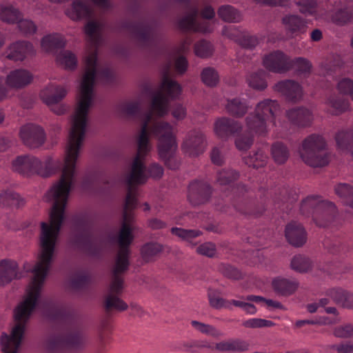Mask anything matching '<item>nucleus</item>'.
Returning a JSON list of instances; mask_svg holds the SVG:
<instances>
[{
	"label": "nucleus",
	"mask_w": 353,
	"mask_h": 353,
	"mask_svg": "<svg viewBox=\"0 0 353 353\" xmlns=\"http://www.w3.org/2000/svg\"><path fill=\"white\" fill-rule=\"evenodd\" d=\"M182 90H143L141 97L150 101V110L145 115L140 134L137 139V152L125 181L127 194L123 205V221L118 233L111 237V241L118 245L115 260L129 261L130 246L134 240L131 223L134 219L133 210L137 208V188L135 185L145 183L147 180L145 159L151 150L149 140V124L152 123L151 133L158 139V152L160 159L170 170L179 168V162L175 152L177 143L172 133V127L168 122L153 121L154 115L163 117L168 113L171 100L176 99Z\"/></svg>",
	"instance_id": "f257e3e1"
},
{
	"label": "nucleus",
	"mask_w": 353,
	"mask_h": 353,
	"mask_svg": "<svg viewBox=\"0 0 353 353\" xmlns=\"http://www.w3.org/2000/svg\"><path fill=\"white\" fill-rule=\"evenodd\" d=\"M41 252L32 272L33 277L23 300L14 311L15 324L10 334L2 333L0 339L3 353H17L23 338L26 324L38 305L41 290L53 261L55 244L61 226H41Z\"/></svg>",
	"instance_id": "f03ea898"
},
{
	"label": "nucleus",
	"mask_w": 353,
	"mask_h": 353,
	"mask_svg": "<svg viewBox=\"0 0 353 353\" xmlns=\"http://www.w3.org/2000/svg\"><path fill=\"white\" fill-rule=\"evenodd\" d=\"M129 261L115 260L111 271V281L108 292L104 298L103 308L105 315L101 318L97 328V343L99 349L103 350L110 343L112 333L110 316L114 312H123L128 309V304L119 296L124 284V274L128 270Z\"/></svg>",
	"instance_id": "7ed1b4c3"
},
{
	"label": "nucleus",
	"mask_w": 353,
	"mask_h": 353,
	"mask_svg": "<svg viewBox=\"0 0 353 353\" xmlns=\"http://www.w3.org/2000/svg\"><path fill=\"white\" fill-rule=\"evenodd\" d=\"M48 316L65 325L61 332L51 333L45 338L43 347L46 353H61L65 350H79L85 346L88 339L81 324L65 308L53 305Z\"/></svg>",
	"instance_id": "20e7f679"
},
{
	"label": "nucleus",
	"mask_w": 353,
	"mask_h": 353,
	"mask_svg": "<svg viewBox=\"0 0 353 353\" xmlns=\"http://www.w3.org/2000/svg\"><path fill=\"white\" fill-rule=\"evenodd\" d=\"M84 30L92 51L85 58V70L79 88H94L98 76L109 81L112 78V72L109 68L97 70L98 48L102 42L100 24L95 21H90Z\"/></svg>",
	"instance_id": "39448f33"
},
{
	"label": "nucleus",
	"mask_w": 353,
	"mask_h": 353,
	"mask_svg": "<svg viewBox=\"0 0 353 353\" xmlns=\"http://www.w3.org/2000/svg\"><path fill=\"white\" fill-rule=\"evenodd\" d=\"M281 108L275 100L265 99L259 102L255 108L254 113L246 117V125L250 133L259 134L267 132V123L275 125V119L281 113Z\"/></svg>",
	"instance_id": "423d86ee"
},
{
	"label": "nucleus",
	"mask_w": 353,
	"mask_h": 353,
	"mask_svg": "<svg viewBox=\"0 0 353 353\" xmlns=\"http://www.w3.org/2000/svg\"><path fill=\"white\" fill-rule=\"evenodd\" d=\"M70 241L74 248L92 256L99 255L105 245L103 239L92 234L90 225L85 220L76 222Z\"/></svg>",
	"instance_id": "0eeeda50"
},
{
	"label": "nucleus",
	"mask_w": 353,
	"mask_h": 353,
	"mask_svg": "<svg viewBox=\"0 0 353 353\" xmlns=\"http://www.w3.org/2000/svg\"><path fill=\"white\" fill-rule=\"evenodd\" d=\"M325 141L322 136L313 134L305 138L299 150L303 161L310 167L319 168L327 165L330 155L325 150Z\"/></svg>",
	"instance_id": "6e6552de"
},
{
	"label": "nucleus",
	"mask_w": 353,
	"mask_h": 353,
	"mask_svg": "<svg viewBox=\"0 0 353 353\" xmlns=\"http://www.w3.org/2000/svg\"><path fill=\"white\" fill-rule=\"evenodd\" d=\"M301 211L307 215L312 213L316 224L323 228L327 226L336 214V208L334 203L313 195L308 196L302 201Z\"/></svg>",
	"instance_id": "1a4fd4ad"
},
{
	"label": "nucleus",
	"mask_w": 353,
	"mask_h": 353,
	"mask_svg": "<svg viewBox=\"0 0 353 353\" xmlns=\"http://www.w3.org/2000/svg\"><path fill=\"white\" fill-rule=\"evenodd\" d=\"M233 205L241 213L260 216L265 211V204L256 201L253 197L252 191L244 184L239 183L233 188Z\"/></svg>",
	"instance_id": "9d476101"
},
{
	"label": "nucleus",
	"mask_w": 353,
	"mask_h": 353,
	"mask_svg": "<svg viewBox=\"0 0 353 353\" xmlns=\"http://www.w3.org/2000/svg\"><path fill=\"white\" fill-rule=\"evenodd\" d=\"M13 170L23 175L37 173L43 177H48L52 174L49 165L46 163L45 169L42 163L36 157L30 155H21L12 162Z\"/></svg>",
	"instance_id": "9b49d317"
},
{
	"label": "nucleus",
	"mask_w": 353,
	"mask_h": 353,
	"mask_svg": "<svg viewBox=\"0 0 353 353\" xmlns=\"http://www.w3.org/2000/svg\"><path fill=\"white\" fill-rule=\"evenodd\" d=\"M263 64L267 70L276 73H283L292 69V59L280 50L265 55Z\"/></svg>",
	"instance_id": "f8f14e48"
},
{
	"label": "nucleus",
	"mask_w": 353,
	"mask_h": 353,
	"mask_svg": "<svg viewBox=\"0 0 353 353\" xmlns=\"http://www.w3.org/2000/svg\"><path fill=\"white\" fill-rule=\"evenodd\" d=\"M212 194L210 185L200 180H194L190 183L188 190V199L193 206L207 203Z\"/></svg>",
	"instance_id": "ddd939ff"
},
{
	"label": "nucleus",
	"mask_w": 353,
	"mask_h": 353,
	"mask_svg": "<svg viewBox=\"0 0 353 353\" xmlns=\"http://www.w3.org/2000/svg\"><path fill=\"white\" fill-rule=\"evenodd\" d=\"M20 137L25 145L30 148H37L46 141V134L42 128L34 124H27L21 128Z\"/></svg>",
	"instance_id": "4468645a"
},
{
	"label": "nucleus",
	"mask_w": 353,
	"mask_h": 353,
	"mask_svg": "<svg viewBox=\"0 0 353 353\" xmlns=\"http://www.w3.org/2000/svg\"><path fill=\"white\" fill-rule=\"evenodd\" d=\"M206 145L203 133L197 130L190 131L183 142L182 150L190 157H196L202 154Z\"/></svg>",
	"instance_id": "2eb2a0df"
},
{
	"label": "nucleus",
	"mask_w": 353,
	"mask_h": 353,
	"mask_svg": "<svg viewBox=\"0 0 353 353\" xmlns=\"http://www.w3.org/2000/svg\"><path fill=\"white\" fill-rule=\"evenodd\" d=\"M198 14V8L192 7L190 13L179 20V28L184 31L211 32L213 30V26L208 21H198L196 19Z\"/></svg>",
	"instance_id": "dca6fc26"
},
{
	"label": "nucleus",
	"mask_w": 353,
	"mask_h": 353,
	"mask_svg": "<svg viewBox=\"0 0 353 353\" xmlns=\"http://www.w3.org/2000/svg\"><path fill=\"white\" fill-rule=\"evenodd\" d=\"M126 28L132 36L143 46H149L153 39L154 32L152 28L143 21L127 23Z\"/></svg>",
	"instance_id": "f3484780"
},
{
	"label": "nucleus",
	"mask_w": 353,
	"mask_h": 353,
	"mask_svg": "<svg viewBox=\"0 0 353 353\" xmlns=\"http://www.w3.org/2000/svg\"><path fill=\"white\" fill-rule=\"evenodd\" d=\"M6 57L10 60L23 61L35 53L33 45L26 41H17L11 43L8 48Z\"/></svg>",
	"instance_id": "a211bd4d"
},
{
	"label": "nucleus",
	"mask_w": 353,
	"mask_h": 353,
	"mask_svg": "<svg viewBox=\"0 0 353 353\" xmlns=\"http://www.w3.org/2000/svg\"><path fill=\"white\" fill-rule=\"evenodd\" d=\"M241 130L242 125L239 121L227 117L220 118L214 123L215 133L222 139H227Z\"/></svg>",
	"instance_id": "6ab92c4d"
},
{
	"label": "nucleus",
	"mask_w": 353,
	"mask_h": 353,
	"mask_svg": "<svg viewBox=\"0 0 353 353\" xmlns=\"http://www.w3.org/2000/svg\"><path fill=\"white\" fill-rule=\"evenodd\" d=\"M285 235L289 243L294 247H301L307 241L305 228L301 223L295 221L290 222L286 225Z\"/></svg>",
	"instance_id": "aec40b11"
},
{
	"label": "nucleus",
	"mask_w": 353,
	"mask_h": 353,
	"mask_svg": "<svg viewBox=\"0 0 353 353\" xmlns=\"http://www.w3.org/2000/svg\"><path fill=\"white\" fill-rule=\"evenodd\" d=\"M286 117L293 125L301 128L310 126L314 119L312 111L304 107L288 110L286 112Z\"/></svg>",
	"instance_id": "412c9836"
},
{
	"label": "nucleus",
	"mask_w": 353,
	"mask_h": 353,
	"mask_svg": "<svg viewBox=\"0 0 353 353\" xmlns=\"http://www.w3.org/2000/svg\"><path fill=\"white\" fill-rule=\"evenodd\" d=\"M22 276L19 271L18 265L15 261L3 260L0 261V287L4 286L14 279H19Z\"/></svg>",
	"instance_id": "4be33fe9"
},
{
	"label": "nucleus",
	"mask_w": 353,
	"mask_h": 353,
	"mask_svg": "<svg viewBox=\"0 0 353 353\" xmlns=\"http://www.w3.org/2000/svg\"><path fill=\"white\" fill-rule=\"evenodd\" d=\"M348 92L339 91L330 94L325 103L330 108L329 110L332 114L339 115L345 112L349 108V102L346 98Z\"/></svg>",
	"instance_id": "5701e85b"
},
{
	"label": "nucleus",
	"mask_w": 353,
	"mask_h": 353,
	"mask_svg": "<svg viewBox=\"0 0 353 353\" xmlns=\"http://www.w3.org/2000/svg\"><path fill=\"white\" fill-rule=\"evenodd\" d=\"M286 31L292 36H299L306 32V21L297 14H287L282 19Z\"/></svg>",
	"instance_id": "b1692460"
},
{
	"label": "nucleus",
	"mask_w": 353,
	"mask_h": 353,
	"mask_svg": "<svg viewBox=\"0 0 353 353\" xmlns=\"http://www.w3.org/2000/svg\"><path fill=\"white\" fill-rule=\"evenodd\" d=\"M66 15L72 20L88 19L92 16V10L84 0H74L71 6L66 9Z\"/></svg>",
	"instance_id": "393cba45"
},
{
	"label": "nucleus",
	"mask_w": 353,
	"mask_h": 353,
	"mask_svg": "<svg viewBox=\"0 0 353 353\" xmlns=\"http://www.w3.org/2000/svg\"><path fill=\"white\" fill-rule=\"evenodd\" d=\"M32 80V75L24 69H17L11 71L7 76V84L13 88H20L28 85Z\"/></svg>",
	"instance_id": "a878e982"
},
{
	"label": "nucleus",
	"mask_w": 353,
	"mask_h": 353,
	"mask_svg": "<svg viewBox=\"0 0 353 353\" xmlns=\"http://www.w3.org/2000/svg\"><path fill=\"white\" fill-rule=\"evenodd\" d=\"M299 283L295 281L277 277L273 279L272 286L274 292L280 296H288L296 290Z\"/></svg>",
	"instance_id": "bb28decb"
},
{
	"label": "nucleus",
	"mask_w": 353,
	"mask_h": 353,
	"mask_svg": "<svg viewBox=\"0 0 353 353\" xmlns=\"http://www.w3.org/2000/svg\"><path fill=\"white\" fill-rule=\"evenodd\" d=\"M250 344L239 339H232L215 344V350L219 352H243L248 351Z\"/></svg>",
	"instance_id": "cd10ccee"
},
{
	"label": "nucleus",
	"mask_w": 353,
	"mask_h": 353,
	"mask_svg": "<svg viewBox=\"0 0 353 353\" xmlns=\"http://www.w3.org/2000/svg\"><path fill=\"white\" fill-rule=\"evenodd\" d=\"M65 42L63 37L59 34H52L43 37L41 46L43 50L54 52L64 48Z\"/></svg>",
	"instance_id": "c85d7f7f"
},
{
	"label": "nucleus",
	"mask_w": 353,
	"mask_h": 353,
	"mask_svg": "<svg viewBox=\"0 0 353 353\" xmlns=\"http://www.w3.org/2000/svg\"><path fill=\"white\" fill-rule=\"evenodd\" d=\"M67 95V90H41L39 97L47 105L59 103Z\"/></svg>",
	"instance_id": "c756f323"
},
{
	"label": "nucleus",
	"mask_w": 353,
	"mask_h": 353,
	"mask_svg": "<svg viewBox=\"0 0 353 353\" xmlns=\"http://www.w3.org/2000/svg\"><path fill=\"white\" fill-rule=\"evenodd\" d=\"M22 17V12L12 5H3L0 6V19L3 22L14 24Z\"/></svg>",
	"instance_id": "7c9ffc66"
},
{
	"label": "nucleus",
	"mask_w": 353,
	"mask_h": 353,
	"mask_svg": "<svg viewBox=\"0 0 353 353\" xmlns=\"http://www.w3.org/2000/svg\"><path fill=\"white\" fill-rule=\"evenodd\" d=\"M331 19L337 26H344L353 20V8L344 7L337 9L332 14Z\"/></svg>",
	"instance_id": "2f4dec72"
},
{
	"label": "nucleus",
	"mask_w": 353,
	"mask_h": 353,
	"mask_svg": "<svg viewBox=\"0 0 353 353\" xmlns=\"http://www.w3.org/2000/svg\"><path fill=\"white\" fill-rule=\"evenodd\" d=\"M248 106L245 101L239 98L228 100L226 105V110L233 117H242L248 112Z\"/></svg>",
	"instance_id": "473e14b6"
},
{
	"label": "nucleus",
	"mask_w": 353,
	"mask_h": 353,
	"mask_svg": "<svg viewBox=\"0 0 353 353\" xmlns=\"http://www.w3.org/2000/svg\"><path fill=\"white\" fill-rule=\"evenodd\" d=\"M335 139L338 147L347 150L353 159V130L340 131L336 134Z\"/></svg>",
	"instance_id": "72a5a7b5"
},
{
	"label": "nucleus",
	"mask_w": 353,
	"mask_h": 353,
	"mask_svg": "<svg viewBox=\"0 0 353 353\" xmlns=\"http://www.w3.org/2000/svg\"><path fill=\"white\" fill-rule=\"evenodd\" d=\"M24 203L23 199L13 191L6 190L0 193V205L3 206L19 208L23 205Z\"/></svg>",
	"instance_id": "f704fd0d"
},
{
	"label": "nucleus",
	"mask_w": 353,
	"mask_h": 353,
	"mask_svg": "<svg viewBox=\"0 0 353 353\" xmlns=\"http://www.w3.org/2000/svg\"><path fill=\"white\" fill-rule=\"evenodd\" d=\"M163 251V245L158 243L150 242L141 248V254L145 262H150Z\"/></svg>",
	"instance_id": "c9c22d12"
},
{
	"label": "nucleus",
	"mask_w": 353,
	"mask_h": 353,
	"mask_svg": "<svg viewBox=\"0 0 353 353\" xmlns=\"http://www.w3.org/2000/svg\"><path fill=\"white\" fill-rule=\"evenodd\" d=\"M290 266L296 272L305 273L312 270V262L308 257L298 254L292 259Z\"/></svg>",
	"instance_id": "e433bc0d"
},
{
	"label": "nucleus",
	"mask_w": 353,
	"mask_h": 353,
	"mask_svg": "<svg viewBox=\"0 0 353 353\" xmlns=\"http://www.w3.org/2000/svg\"><path fill=\"white\" fill-rule=\"evenodd\" d=\"M239 172L230 168L222 169L217 172L216 181L219 185H228L239 178Z\"/></svg>",
	"instance_id": "4c0bfd02"
},
{
	"label": "nucleus",
	"mask_w": 353,
	"mask_h": 353,
	"mask_svg": "<svg viewBox=\"0 0 353 353\" xmlns=\"http://www.w3.org/2000/svg\"><path fill=\"white\" fill-rule=\"evenodd\" d=\"M218 15L225 22L237 23L241 20L239 12L233 6L230 5L219 7Z\"/></svg>",
	"instance_id": "58836bf2"
},
{
	"label": "nucleus",
	"mask_w": 353,
	"mask_h": 353,
	"mask_svg": "<svg viewBox=\"0 0 353 353\" xmlns=\"http://www.w3.org/2000/svg\"><path fill=\"white\" fill-rule=\"evenodd\" d=\"M341 61L337 55H330L321 63V70L324 75L332 76L340 68Z\"/></svg>",
	"instance_id": "ea45409f"
},
{
	"label": "nucleus",
	"mask_w": 353,
	"mask_h": 353,
	"mask_svg": "<svg viewBox=\"0 0 353 353\" xmlns=\"http://www.w3.org/2000/svg\"><path fill=\"white\" fill-rule=\"evenodd\" d=\"M272 155L278 164L284 163L290 156V152L287 146L283 143L276 142L272 145Z\"/></svg>",
	"instance_id": "a19ab883"
},
{
	"label": "nucleus",
	"mask_w": 353,
	"mask_h": 353,
	"mask_svg": "<svg viewBox=\"0 0 353 353\" xmlns=\"http://www.w3.org/2000/svg\"><path fill=\"white\" fill-rule=\"evenodd\" d=\"M334 192L347 205L353 198V185L340 183L334 186Z\"/></svg>",
	"instance_id": "79ce46f5"
},
{
	"label": "nucleus",
	"mask_w": 353,
	"mask_h": 353,
	"mask_svg": "<svg viewBox=\"0 0 353 353\" xmlns=\"http://www.w3.org/2000/svg\"><path fill=\"white\" fill-rule=\"evenodd\" d=\"M141 105V100L140 99L128 100L121 102L119 105V110L126 116H134L139 112Z\"/></svg>",
	"instance_id": "37998d69"
},
{
	"label": "nucleus",
	"mask_w": 353,
	"mask_h": 353,
	"mask_svg": "<svg viewBox=\"0 0 353 353\" xmlns=\"http://www.w3.org/2000/svg\"><path fill=\"white\" fill-rule=\"evenodd\" d=\"M57 61L59 64L68 70L75 69L77 65L76 56L68 50L61 52L57 57Z\"/></svg>",
	"instance_id": "c03bdc74"
},
{
	"label": "nucleus",
	"mask_w": 353,
	"mask_h": 353,
	"mask_svg": "<svg viewBox=\"0 0 353 353\" xmlns=\"http://www.w3.org/2000/svg\"><path fill=\"white\" fill-rule=\"evenodd\" d=\"M267 158L265 151L262 149H258L245 159V163L254 168H261L265 165Z\"/></svg>",
	"instance_id": "a18cd8bd"
},
{
	"label": "nucleus",
	"mask_w": 353,
	"mask_h": 353,
	"mask_svg": "<svg viewBox=\"0 0 353 353\" xmlns=\"http://www.w3.org/2000/svg\"><path fill=\"white\" fill-rule=\"evenodd\" d=\"M301 13L307 17H316L318 15V3L316 0H301L297 3Z\"/></svg>",
	"instance_id": "49530a36"
},
{
	"label": "nucleus",
	"mask_w": 353,
	"mask_h": 353,
	"mask_svg": "<svg viewBox=\"0 0 353 353\" xmlns=\"http://www.w3.org/2000/svg\"><path fill=\"white\" fill-rule=\"evenodd\" d=\"M248 85L250 88H267L268 84L265 80V72L260 70L251 74L248 78Z\"/></svg>",
	"instance_id": "de8ad7c7"
},
{
	"label": "nucleus",
	"mask_w": 353,
	"mask_h": 353,
	"mask_svg": "<svg viewBox=\"0 0 353 353\" xmlns=\"http://www.w3.org/2000/svg\"><path fill=\"white\" fill-rule=\"evenodd\" d=\"M192 326L198 332L213 337H219L222 335L221 332L213 325L205 324L198 321H191Z\"/></svg>",
	"instance_id": "09e8293b"
},
{
	"label": "nucleus",
	"mask_w": 353,
	"mask_h": 353,
	"mask_svg": "<svg viewBox=\"0 0 353 353\" xmlns=\"http://www.w3.org/2000/svg\"><path fill=\"white\" fill-rule=\"evenodd\" d=\"M349 291L342 288H332L326 292V295L339 305L345 307Z\"/></svg>",
	"instance_id": "8fccbe9b"
},
{
	"label": "nucleus",
	"mask_w": 353,
	"mask_h": 353,
	"mask_svg": "<svg viewBox=\"0 0 353 353\" xmlns=\"http://www.w3.org/2000/svg\"><path fill=\"white\" fill-rule=\"evenodd\" d=\"M158 88H181L178 82L172 77L170 65H168L162 72L161 83Z\"/></svg>",
	"instance_id": "3c124183"
},
{
	"label": "nucleus",
	"mask_w": 353,
	"mask_h": 353,
	"mask_svg": "<svg viewBox=\"0 0 353 353\" xmlns=\"http://www.w3.org/2000/svg\"><path fill=\"white\" fill-rule=\"evenodd\" d=\"M213 50L212 43L204 39L199 41L194 45V53L201 58H206L211 56Z\"/></svg>",
	"instance_id": "603ef678"
},
{
	"label": "nucleus",
	"mask_w": 353,
	"mask_h": 353,
	"mask_svg": "<svg viewBox=\"0 0 353 353\" xmlns=\"http://www.w3.org/2000/svg\"><path fill=\"white\" fill-rule=\"evenodd\" d=\"M17 28L24 36L32 35L36 33L37 26L34 22L28 19H23V17L17 21Z\"/></svg>",
	"instance_id": "864d4df0"
},
{
	"label": "nucleus",
	"mask_w": 353,
	"mask_h": 353,
	"mask_svg": "<svg viewBox=\"0 0 353 353\" xmlns=\"http://www.w3.org/2000/svg\"><path fill=\"white\" fill-rule=\"evenodd\" d=\"M171 232L181 239L188 242L201 234V232L199 230H186L181 228H172Z\"/></svg>",
	"instance_id": "5fc2aeb1"
},
{
	"label": "nucleus",
	"mask_w": 353,
	"mask_h": 353,
	"mask_svg": "<svg viewBox=\"0 0 353 353\" xmlns=\"http://www.w3.org/2000/svg\"><path fill=\"white\" fill-rule=\"evenodd\" d=\"M201 79L208 86H216L219 81V76L216 70L211 67L204 68L201 72Z\"/></svg>",
	"instance_id": "6e6d98bb"
},
{
	"label": "nucleus",
	"mask_w": 353,
	"mask_h": 353,
	"mask_svg": "<svg viewBox=\"0 0 353 353\" xmlns=\"http://www.w3.org/2000/svg\"><path fill=\"white\" fill-rule=\"evenodd\" d=\"M210 305L216 310L225 308L230 310L229 300L223 299L216 294L215 292L208 293Z\"/></svg>",
	"instance_id": "4d7b16f0"
},
{
	"label": "nucleus",
	"mask_w": 353,
	"mask_h": 353,
	"mask_svg": "<svg viewBox=\"0 0 353 353\" xmlns=\"http://www.w3.org/2000/svg\"><path fill=\"white\" fill-rule=\"evenodd\" d=\"M333 335L336 338H353V323H344L334 327Z\"/></svg>",
	"instance_id": "13d9d810"
},
{
	"label": "nucleus",
	"mask_w": 353,
	"mask_h": 353,
	"mask_svg": "<svg viewBox=\"0 0 353 353\" xmlns=\"http://www.w3.org/2000/svg\"><path fill=\"white\" fill-rule=\"evenodd\" d=\"M292 68H295L299 74L306 75L310 74L312 64L307 59L298 57L292 59Z\"/></svg>",
	"instance_id": "bf43d9fd"
},
{
	"label": "nucleus",
	"mask_w": 353,
	"mask_h": 353,
	"mask_svg": "<svg viewBox=\"0 0 353 353\" xmlns=\"http://www.w3.org/2000/svg\"><path fill=\"white\" fill-rule=\"evenodd\" d=\"M243 326L248 328H260L272 327L275 324L272 321L263 319H251L242 323Z\"/></svg>",
	"instance_id": "052dcab7"
},
{
	"label": "nucleus",
	"mask_w": 353,
	"mask_h": 353,
	"mask_svg": "<svg viewBox=\"0 0 353 353\" xmlns=\"http://www.w3.org/2000/svg\"><path fill=\"white\" fill-rule=\"evenodd\" d=\"M219 270L221 274L228 279L239 280L242 277L241 272L237 268L232 265L222 264L220 266Z\"/></svg>",
	"instance_id": "680f3d73"
},
{
	"label": "nucleus",
	"mask_w": 353,
	"mask_h": 353,
	"mask_svg": "<svg viewBox=\"0 0 353 353\" xmlns=\"http://www.w3.org/2000/svg\"><path fill=\"white\" fill-rule=\"evenodd\" d=\"M90 281L88 274L85 272L77 274L71 280V285L75 290L82 289Z\"/></svg>",
	"instance_id": "e2e57ef3"
},
{
	"label": "nucleus",
	"mask_w": 353,
	"mask_h": 353,
	"mask_svg": "<svg viewBox=\"0 0 353 353\" xmlns=\"http://www.w3.org/2000/svg\"><path fill=\"white\" fill-rule=\"evenodd\" d=\"M196 252L201 255L212 258L216 252V245L210 242L204 243L196 248Z\"/></svg>",
	"instance_id": "0e129e2a"
},
{
	"label": "nucleus",
	"mask_w": 353,
	"mask_h": 353,
	"mask_svg": "<svg viewBox=\"0 0 353 353\" xmlns=\"http://www.w3.org/2000/svg\"><path fill=\"white\" fill-rule=\"evenodd\" d=\"M281 94L289 102L296 103L303 98V90H280Z\"/></svg>",
	"instance_id": "69168bd1"
},
{
	"label": "nucleus",
	"mask_w": 353,
	"mask_h": 353,
	"mask_svg": "<svg viewBox=\"0 0 353 353\" xmlns=\"http://www.w3.org/2000/svg\"><path fill=\"white\" fill-rule=\"evenodd\" d=\"M253 143V138L251 135L240 136L235 140V145L239 150H248Z\"/></svg>",
	"instance_id": "338daca9"
},
{
	"label": "nucleus",
	"mask_w": 353,
	"mask_h": 353,
	"mask_svg": "<svg viewBox=\"0 0 353 353\" xmlns=\"http://www.w3.org/2000/svg\"><path fill=\"white\" fill-rule=\"evenodd\" d=\"M327 349L336 350L337 353H353V343L345 342L338 345H329Z\"/></svg>",
	"instance_id": "774afa93"
}]
</instances>
